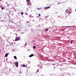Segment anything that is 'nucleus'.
I'll use <instances>...</instances> for the list:
<instances>
[{
	"label": "nucleus",
	"instance_id": "nucleus-9",
	"mask_svg": "<svg viewBox=\"0 0 76 76\" xmlns=\"http://www.w3.org/2000/svg\"><path fill=\"white\" fill-rule=\"evenodd\" d=\"M27 4L28 6H29V2H27Z\"/></svg>",
	"mask_w": 76,
	"mask_h": 76
},
{
	"label": "nucleus",
	"instance_id": "nucleus-3",
	"mask_svg": "<svg viewBox=\"0 0 76 76\" xmlns=\"http://www.w3.org/2000/svg\"><path fill=\"white\" fill-rule=\"evenodd\" d=\"M21 66L22 67H26V66H25V64H21Z\"/></svg>",
	"mask_w": 76,
	"mask_h": 76
},
{
	"label": "nucleus",
	"instance_id": "nucleus-2",
	"mask_svg": "<svg viewBox=\"0 0 76 76\" xmlns=\"http://www.w3.org/2000/svg\"><path fill=\"white\" fill-rule=\"evenodd\" d=\"M15 64L16 66V67H18V62H16Z\"/></svg>",
	"mask_w": 76,
	"mask_h": 76
},
{
	"label": "nucleus",
	"instance_id": "nucleus-7",
	"mask_svg": "<svg viewBox=\"0 0 76 76\" xmlns=\"http://www.w3.org/2000/svg\"><path fill=\"white\" fill-rule=\"evenodd\" d=\"M14 58L16 60L17 59V57H16V56H14Z\"/></svg>",
	"mask_w": 76,
	"mask_h": 76
},
{
	"label": "nucleus",
	"instance_id": "nucleus-12",
	"mask_svg": "<svg viewBox=\"0 0 76 76\" xmlns=\"http://www.w3.org/2000/svg\"><path fill=\"white\" fill-rule=\"evenodd\" d=\"M66 13H70V12L68 10Z\"/></svg>",
	"mask_w": 76,
	"mask_h": 76
},
{
	"label": "nucleus",
	"instance_id": "nucleus-15",
	"mask_svg": "<svg viewBox=\"0 0 76 76\" xmlns=\"http://www.w3.org/2000/svg\"><path fill=\"white\" fill-rule=\"evenodd\" d=\"M73 40H72L71 41V44H72V42H73Z\"/></svg>",
	"mask_w": 76,
	"mask_h": 76
},
{
	"label": "nucleus",
	"instance_id": "nucleus-19",
	"mask_svg": "<svg viewBox=\"0 0 76 76\" xmlns=\"http://www.w3.org/2000/svg\"><path fill=\"white\" fill-rule=\"evenodd\" d=\"M12 45H13V43H12Z\"/></svg>",
	"mask_w": 76,
	"mask_h": 76
},
{
	"label": "nucleus",
	"instance_id": "nucleus-14",
	"mask_svg": "<svg viewBox=\"0 0 76 76\" xmlns=\"http://www.w3.org/2000/svg\"><path fill=\"white\" fill-rule=\"evenodd\" d=\"M21 15H23V12H21Z\"/></svg>",
	"mask_w": 76,
	"mask_h": 76
},
{
	"label": "nucleus",
	"instance_id": "nucleus-20",
	"mask_svg": "<svg viewBox=\"0 0 76 76\" xmlns=\"http://www.w3.org/2000/svg\"><path fill=\"white\" fill-rule=\"evenodd\" d=\"M0 53H1V51H0Z\"/></svg>",
	"mask_w": 76,
	"mask_h": 76
},
{
	"label": "nucleus",
	"instance_id": "nucleus-16",
	"mask_svg": "<svg viewBox=\"0 0 76 76\" xmlns=\"http://www.w3.org/2000/svg\"><path fill=\"white\" fill-rule=\"evenodd\" d=\"M41 16V14H39V16Z\"/></svg>",
	"mask_w": 76,
	"mask_h": 76
},
{
	"label": "nucleus",
	"instance_id": "nucleus-8",
	"mask_svg": "<svg viewBox=\"0 0 76 76\" xmlns=\"http://www.w3.org/2000/svg\"><path fill=\"white\" fill-rule=\"evenodd\" d=\"M49 8H50V7H46V9H49Z\"/></svg>",
	"mask_w": 76,
	"mask_h": 76
},
{
	"label": "nucleus",
	"instance_id": "nucleus-13",
	"mask_svg": "<svg viewBox=\"0 0 76 76\" xmlns=\"http://www.w3.org/2000/svg\"><path fill=\"white\" fill-rule=\"evenodd\" d=\"M27 2H29V0H26Z\"/></svg>",
	"mask_w": 76,
	"mask_h": 76
},
{
	"label": "nucleus",
	"instance_id": "nucleus-17",
	"mask_svg": "<svg viewBox=\"0 0 76 76\" xmlns=\"http://www.w3.org/2000/svg\"><path fill=\"white\" fill-rule=\"evenodd\" d=\"M1 9H2L3 10V7H1Z\"/></svg>",
	"mask_w": 76,
	"mask_h": 76
},
{
	"label": "nucleus",
	"instance_id": "nucleus-10",
	"mask_svg": "<svg viewBox=\"0 0 76 76\" xmlns=\"http://www.w3.org/2000/svg\"><path fill=\"white\" fill-rule=\"evenodd\" d=\"M34 49H35V48H36V47L34 46L33 47Z\"/></svg>",
	"mask_w": 76,
	"mask_h": 76
},
{
	"label": "nucleus",
	"instance_id": "nucleus-5",
	"mask_svg": "<svg viewBox=\"0 0 76 76\" xmlns=\"http://www.w3.org/2000/svg\"><path fill=\"white\" fill-rule=\"evenodd\" d=\"M48 31V28H46L44 30V31L45 32H46V31Z\"/></svg>",
	"mask_w": 76,
	"mask_h": 76
},
{
	"label": "nucleus",
	"instance_id": "nucleus-11",
	"mask_svg": "<svg viewBox=\"0 0 76 76\" xmlns=\"http://www.w3.org/2000/svg\"><path fill=\"white\" fill-rule=\"evenodd\" d=\"M68 11H69V10H66V12L67 13V12Z\"/></svg>",
	"mask_w": 76,
	"mask_h": 76
},
{
	"label": "nucleus",
	"instance_id": "nucleus-1",
	"mask_svg": "<svg viewBox=\"0 0 76 76\" xmlns=\"http://www.w3.org/2000/svg\"><path fill=\"white\" fill-rule=\"evenodd\" d=\"M20 39V37H18L17 38H16L15 39V41H19Z\"/></svg>",
	"mask_w": 76,
	"mask_h": 76
},
{
	"label": "nucleus",
	"instance_id": "nucleus-4",
	"mask_svg": "<svg viewBox=\"0 0 76 76\" xmlns=\"http://www.w3.org/2000/svg\"><path fill=\"white\" fill-rule=\"evenodd\" d=\"M8 55H9V53H6L5 55V56L6 57H7V56H8Z\"/></svg>",
	"mask_w": 76,
	"mask_h": 76
},
{
	"label": "nucleus",
	"instance_id": "nucleus-21",
	"mask_svg": "<svg viewBox=\"0 0 76 76\" xmlns=\"http://www.w3.org/2000/svg\"><path fill=\"white\" fill-rule=\"evenodd\" d=\"M0 19H1V18H0Z\"/></svg>",
	"mask_w": 76,
	"mask_h": 76
},
{
	"label": "nucleus",
	"instance_id": "nucleus-18",
	"mask_svg": "<svg viewBox=\"0 0 76 76\" xmlns=\"http://www.w3.org/2000/svg\"><path fill=\"white\" fill-rule=\"evenodd\" d=\"M39 72V69H37V72Z\"/></svg>",
	"mask_w": 76,
	"mask_h": 76
},
{
	"label": "nucleus",
	"instance_id": "nucleus-6",
	"mask_svg": "<svg viewBox=\"0 0 76 76\" xmlns=\"http://www.w3.org/2000/svg\"><path fill=\"white\" fill-rule=\"evenodd\" d=\"M34 55L33 54H32L29 56V57H32L34 56Z\"/></svg>",
	"mask_w": 76,
	"mask_h": 76
}]
</instances>
